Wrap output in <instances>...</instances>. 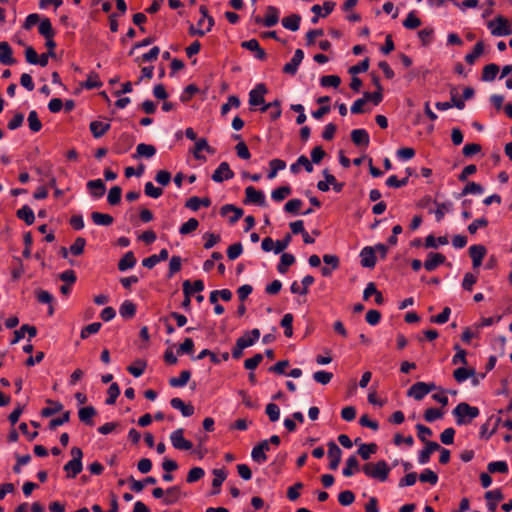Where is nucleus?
I'll use <instances>...</instances> for the list:
<instances>
[{
  "instance_id": "obj_36",
  "label": "nucleus",
  "mask_w": 512,
  "mask_h": 512,
  "mask_svg": "<svg viewBox=\"0 0 512 512\" xmlns=\"http://www.w3.org/2000/svg\"><path fill=\"white\" fill-rule=\"evenodd\" d=\"M296 258L293 254L283 253L280 257V261L277 265V270L280 274H285L288 271V267L293 265Z\"/></svg>"
},
{
  "instance_id": "obj_44",
  "label": "nucleus",
  "mask_w": 512,
  "mask_h": 512,
  "mask_svg": "<svg viewBox=\"0 0 512 512\" xmlns=\"http://www.w3.org/2000/svg\"><path fill=\"white\" fill-rule=\"evenodd\" d=\"M280 106H281L280 100L276 99L273 102L264 104L260 108V111L264 113V112L268 111L270 108H273V110L270 112V117L272 120H277L281 116V113H282Z\"/></svg>"
},
{
  "instance_id": "obj_39",
  "label": "nucleus",
  "mask_w": 512,
  "mask_h": 512,
  "mask_svg": "<svg viewBox=\"0 0 512 512\" xmlns=\"http://www.w3.org/2000/svg\"><path fill=\"white\" fill-rule=\"evenodd\" d=\"M119 314L124 319H131L136 314V305L131 300H125L119 307Z\"/></svg>"
},
{
  "instance_id": "obj_3",
  "label": "nucleus",
  "mask_w": 512,
  "mask_h": 512,
  "mask_svg": "<svg viewBox=\"0 0 512 512\" xmlns=\"http://www.w3.org/2000/svg\"><path fill=\"white\" fill-rule=\"evenodd\" d=\"M488 29H490L491 34L496 37L509 36L512 34V29L509 25L508 20L498 15L494 20H491L487 23Z\"/></svg>"
},
{
  "instance_id": "obj_13",
  "label": "nucleus",
  "mask_w": 512,
  "mask_h": 512,
  "mask_svg": "<svg viewBox=\"0 0 512 512\" xmlns=\"http://www.w3.org/2000/svg\"><path fill=\"white\" fill-rule=\"evenodd\" d=\"M336 6L335 2L332 1H326L324 2V13H321V6L318 4H315L311 7V12L315 15L311 18V22L313 24L318 23L320 17H327L332 11L334 10Z\"/></svg>"
},
{
  "instance_id": "obj_64",
  "label": "nucleus",
  "mask_w": 512,
  "mask_h": 512,
  "mask_svg": "<svg viewBox=\"0 0 512 512\" xmlns=\"http://www.w3.org/2000/svg\"><path fill=\"white\" fill-rule=\"evenodd\" d=\"M341 83V79L337 75H326L320 78V84L323 87L338 88Z\"/></svg>"
},
{
  "instance_id": "obj_42",
  "label": "nucleus",
  "mask_w": 512,
  "mask_h": 512,
  "mask_svg": "<svg viewBox=\"0 0 512 512\" xmlns=\"http://www.w3.org/2000/svg\"><path fill=\"white\" fill-rule=\"evenodd\" d=\"M39 33L46 39V41L53 40L54 29L51 21L48 18H44L38 27Z\"/></svg>"
},
{
  "instance_id": "obj_27",
  "label": "nucleus",
  "mask_w": 512,
  "mask_h": 512,
  "mask_svg": "<svg viewBox=\"0 0 512 512\" xmlns=\"http://www.w3.org/2000/svg\"><path fill=\"white\" fill-rule=\"evenodd\" d=\"M87 188L93 197L101 198L106 190L105 183L101 179L90 180L87 182Z\"/></svg>"
},
{
  "instance_id": "obj_48",
  "label": "nucleus",
  "mask_w": 512,
  "mask_h": 512,
  "mask_svg": "<svg viewBox=\"0 0 512 512\" xmlns=\"http://www.w3.org/2000/svg\"><path fill=\"white\" fill-rule=\"evenodd\" d=\"M47 403L51 406L42 409V411H41L42 417H51L63 410V404L60 403L59 401H54V400L48 399Z\"/></svg>"
},
{
  "instance_id": "obj_49",
  "label": "nucleus",
  "mask_w": 512,
  "mask_h": 512,
  "mask_svg": "<svg viewBox=\"0 0 512 512\" xmlns=\"http://www.w3.org/2000/svg\"><path fill=\"white\" fill-rule=\"evenodd\" d=\"M202 150L207 151L208 153H214V149L209 146L207 140L205 138L198 139L195 143V148L193 151V155L196 159H205L202 155H200V152Z\"/></svg>"
},
{
  "instance_id": "obj_43",
  "label": "nucleus",
  "mask_w": 512,
  "mask_h": 512,
  "mask_svg": "<svg viewBox=\"0 0 512 512\" xmlns=\"http://www.w3.org/2000/svg\"><path fill=\"white\" fill-rule=\"evenodd\" d=\"M475 373L476 371L474 368L467 369L464 367H459L454 370L453 377L458 383H463L468 378L475 376Z\"/></svg>"
},
{
  "instance_id": "obj_63",
  "label": "nucleus",
  "mask_w": 512,
  "mask_h": 512,
  "mask_svg": "<svg viewBox=\"0 0 512 512\" xmlns=\"http://www.w3.org/2000/svg\"><path fill=\"white\" fill-rule=\"evenodd\" d=\"M160 53V48L158 46L152 47L147 53H144L142 56L137 57L135 59L136 62H152L158 58Z\"/></svg>"
},
{
  "instance_id": "obj_7",
  "label": "nucleus",
  "mask_w": 512,
  "mask_h": 512,
  "mask_svg": "<svg viewBox=\"0 0 512 512\" xmlns=\"http://www.w3.org/2000/svg\"><path fill=\"white\" fill-rule=\"evenodd\" d=\"M268 92L267 87L263 83H259L249 92V105L256 107L265 104L264 95Z\"/></svg>"
},
{
  "instance_id": "obj_9",
  "label": "nucleus",
  "mask_w": 512,
  "mask_h": 512,
  "mask_svg": "<svg viewBox=\"0 0 512 512\" xmlns=\"http://www.w3.org/2000/svg\"><path fill=\"white\" fill-rule=\"evenodd\" d=\"M328 446V457L330 459L329 469L336 470L341 462L342 450L334 441H329Z\"/></svg>"
},
{
  "instance_id": "obj_59",
  "label": "nucleus",
  "mask_w": 512,
  "mask_h": 512,
  "mask_svg": "<svg viewBox=\"0 0 512 512\" xmlns=\"http://www.w3.org/2000/svg\"><path fill=\"white\" fill-rule=\"evenodd\" d=\"M448 244V238L446 236H440L435 238L434 235L430 234L425 238V247L426 248H438V245H446Z\"/></svg>"
},
{
  "instance_id": "obj_50",
  "label": "nucleus",
  "mask_w": 512,
  "mask_h": 512,
  "mask_svg": "<svg viewBox=\"0 0 512 512\" xmlns=\"http://www.w3.org/2000/svg\"><path fill=\"white\" fill-rule=\"evenodd\" d=\"M498 72H499V66L497 64L490 63V64L484 66L481 79H482V81H485V82H491L495 79Z\"/></svg>"
},
{
  "instance_id": "obj_5",
  "label": "nucleus",
  "mask_w": 512,
  "mask_h": 512,
  "mask_svg": "<svg viewBox=\"0 0 512 512\" xmlns=\"http://www.w3.org/2000/svg\"><path fill=\"white\" fill-rule=\"evenodd\" d=\"M245 195V204H255L261 207L266 206L265 194L262 191L257 190L255 187L248 186L245 189Z\"/></svg>"
},
{
  "instance_id": "obj_17",
  "label": "nucleus",
  "mask_w": 512,
  "mask_h": 512,
  "mask_svg": "<svg viewBox=\"0 0 512 512\" xmlns=\"http://www.w3.org/2000/svg\"><path fill=\"white\" fill-rule=\"evenodd\" d=\"M446 257L440 253L430 252L424 262V267L427 271H434L438 266L444 264Z\"/></svg>"
},
{
  "instance_id": "obj_30",
  "label": "nucleus",
  "mask_w": 512,
  "mask_h": 512,
  "mask_svg": "<svg viewBox=\"0 0 512 512\" xmlns=\"http://www.w3.org/2000/svg\"><path fill=\"white\" fill-rule=\"evenodd\" d=\"M267 13L264 17V26L273 27L279 22L280 11L275 6H268Z\"/></svg>"
},
{
  "instance_id": "obj_57",
  "label": "nucleus",
  "mask_w": 512,
  "mask_h": 512,
  "mask_svg": "<svg viewBox=\"0 0 512 512\" xmlns=\"http://www.w3.org/2000/svg\"><path fill=\"white\" fill-rule=\"evenodd\" d=\"M419 480L434 486L438 482V475L433 470L426 468L420 473Z\"/></svg>"
},
{
  "instance_id": "obj_25",
  "label": "nucleus",
  "mask_w": 512,
  "mask_h": 512,
  "mask_svg": "<svg viewBox=\"0 0 512 512\" xmlns=\"http://www.w3.org/2000/svg\"><path fill=\"white\" fill-rule=\"evenodd\" d=\"M300 167H304L306 172L312 173L314 168L310 160L305 156L301 155L298 157L297 161L290 166V171L293 174H298L300 172Z\"/></svg>"
},
{
  "instance_id": "obj_41",
  "label": "nucleus",
  "mask_w": 512,
  "mask_h": 512,
  "mask_svg": "<svg viewBox=\"0 0 512 512\" xmlns=\"http://www.w3.org/2000/svg\"><path fill=\"white\" fill-rule=\"evenodd\" d=\"M359 470V461L355 455L350 456L346 460V466L342 470L345 477L353 476Z\"/></svg>"
},
{
  "instance_id": "obj_6",
  "label": "nucleus",
  "mask_w": 512,
  "mask_h": 512,
  "mask_svg": "<svg viewBox=\"0 0 512 512\" xmlns=\"http://www.w3.org/2000/svg\"><path fill=\"white\" fill-rule=\"evenodd\" d=\"M271 450V445L268 441L262 440L255 445L251 451V458L257 464H263L267 460L266 452Z\"/></svg>"
},
{
  "instance_id": "obj_33",
  "label": "nucleus",
  "mask_w": 512,
  "mask_h": 512,
  "mask_svg": "<svg viewBox=\"0 0 512 512\" xmlns=\"http://www.w3.org/2000/svg\"><path fill=\"white\" fill-rule=\"evenodd\" d=\"M110 127V123H103L101 121H92L89 125L90 131L95 138H101Z\"/></svg>"
},
{
  "instance_id": "obj_21",
  "label": "nucleus",
  "mask_w": 512,
  "mask_h": 512,
  "mask_svg": "<svg viewBox=\"0 0 512 512\" xmlns=\"http://www.w3.org/2000/svg\"><path fill=\"white\" fill-rule=\"evenodd\" d=\"M428 394L425 382H416L407 391V396L413 397L415 400L420 401Z\"/></svg>"
},
{
  "instance_id": "obj_55",
  "label": "nucleus",
  "mask_w": 512,
  "mask_h": 512,
  "mask_svg": "<svg viewBox=\"0 0 512 512\" xmlns=\"http://www.w3.org/2000/svg\"><path fill=\"white\" fill-rule=\"evenodd\" d=\"M434 203L437 205V209L434 211L435 218L437 222H440L444 218L445 213L451 211L453 204L449 201L442 203L434 201Z\"/></svg>"
},
{
  "instance_id": "obj_37",
  "label": "nucleus",
  "mask_w": 512,
  "mask_h": 512,
  "mask_svg": "<svg viewBox=\"0 0 512 512\" xmlns=\"http://www.w3.org/2000/svg\"><path fill=\"white\" fill-rule=\"evenodd\" d=\"M156 154V148L153 145L140 143L136 147L134 158H151Z\"/></svg>"
},
{
  "instance_id": "obj_15",
  "label": "nucleus",
  "mask_w": 512,
  "mask_h": 512,
  "mask_svg": "<svg viewBox=\"0 0 512 512\" xmlns=\"http://www.w3.org/2000/svg\"><path fill=\"white\" fill-rule=\"evenodd\" d=\"M314 281L315 279L313 276L306 275L301 281V283H303V287H301L297 281H293L290 286V291L292 294L307 295L309 292L308 288L314 283Z\"/></svg>"
},
{
  "instance_id": "obj_47",
  "label": "nucleus",
  "mask_w": 512,
  "mask_h": 512,
  "mask_svg": "<svg viewBox=\"0 0 512 512\" xmlns=\"http://www.w3.org/2000/svg\"><path fill=\"white\" fill-rule=\"evenodd\" d=\"M484 48H485L484 42L478 41L475 44L473 51L471 53H468L465 56V61L468 64L473 65L476 62L477 58H479L483 54Z\"/></svg>"
},
{
  "instance_id": "obj_22",
  "label": "nucleus",
  "mask_w": 512,
  "mask_h": 512,
  "mask_svg": "<svg viewBox=\"0 0 512 512\" xmlns=\"http://www.w3.org/2000/svg\"><path fill=\"white\" fill-rule=\"evenodd\" d=\"M97 415V410L93 406L82 407L78 410L79 420L88 426H93V417Z\"/></svg>"
},
{
  "instance_id": "obj_2",
  "label": "nucleus",
  "mask_w": 512,
  "mask_h": 512,
  "mask_svg": "<svg viewBox=\"0 0 512 512\" xmlns=\"http://www.w3.org/2000/svg\"><path fill=\"white\" fill-rule=\"evenodd\" d=\"M390 470L391 468L384 460H380L376 463L369 462L362 467V471L367 477L376 479L380 482H385L388 479Z\"/></svg>"
},
{
  "instance_id": "obj_31",
  "label": "nucleus",
  "mask_w": 512,
  "mask_h": 512,
  "mask_svg": "<svg viewBox=\"0 0 512 512\" xmlns=\"http://www.w3.org/2000/svg\"><path fill=\"white\" fill-rule=\"evenodd\" d=\"M136 258L132 251H128L118 262V269L122 272L132 269L136 265Z\"/></svg>"
},
{
  "instance_id": "obj_23",
  "label": "nucleus",
  "mask_w": 512,
  "mask_h": 512,
  "mask_svg": "<svg viewBox=\"0 0 512 512\" xmlns=\"http://www.w3.org/2000/svg\"><path fill=\"white\" fill-rule=\"evenodd\" d=\"M24 53L25 59L29 64L46 67V57L39 56L32 46H27Z\"/></svg>"
},
{
  "instance_id": "obj_34",
  "label": "nucleus",
  "mask_w": 512,
  "mask_h": 512,
  "mask_svg": "<svg viewBox=\"0 0 512 512\" xmlns=\"http://www.w3.org/2000/svg\"><path fill=\"white\" fill-rule=\"evenodd\" d=\"M260 338V330L257 328L252 329L251 331L246 332L243 336L239 337L237 340L241 343L245 344V348L253 346L258 339Z\"/></svg>"
},
{
  "instance_id": "obj_62",
  "label": "nucleus",
  "mask_w": 512,
  "mask_h": 512,
  "mask_svg": "<svg viewBox=\"0 0 512 512\" xmlns=\"http://www.w3.org/2000/svg\"><path fill=\"white\" fill-rule=\"evenodd\" d=\"M108 397L105 400L107 405H114L120 395V387L117 383H112L107 390Z\"/></svg>"
},
{
  "instance_id": "obj_45",
  "label": "nucleus",
  "mask_w": 512,
  "mask_h": 512,
  "mask_svg": "<svg viewBox=\"0 0 512 512\" xmlns=\"http://www.w3.org/2000/svg\"><path fill=\"white\" fill-rule=\"evenodd\" d=\"M83 469L82 462L70 460L64 465V470L67 472L68 478H75Z\"/></svg>"
},
{
  "instance_id": "obj_46",
  "label": "nucleus",
  "mask_w": 512,
  "mask_h": 512,
  "mask_svg": "<svg viewBox=\"0 0 512 512\" xmlns=\"http://www.w3.org/2000/svg\"><path fill=\"white\" fill-rule=\"evenodd\" d=\"M91 219L98 226H110L114 222V218L111 215L100 212H92Z\"/></svg>"
},
{
  "instance_id": "obj_51",
  "label": "nucleus",
  "mask_w": 512,
  "mask_h": 512,
  "mask_svg": "<svg viewBox=\"0 0 512 512\" xmlns=\"http://www.w3.org/2000/svg\"><path fill=\"white\" fill-rule=\"evenodd\" d=\"M270 171L268 172L267 178L274 179L277 176L278 171L286 168V162L281 159H272L269 163Z\"/></svg>"
},
{
  "instance_id": "obj_1",
  "label": "nucleus",
  "mask_w": 512,
  "mask_h": 512,
  "mask_svg": "<svg viewBox=\"0 0 512 512\" xmlns=\"http://www.w3.org/2000/svg\"><path fill=\"white\" fill-rule=\"evenodd\" d=\"M479 414L480 410L478 407L471 406L466 402L459 403L452 410V415L455 418L456 424L459 426L470 424L473 419L479 416Z\"/></svg>"
},
{
  "instance_id": "obj_32",
  "label": "nucleus",
  "mask_w": 512,
  "mask_h": 512,
  "mask_svg": "<svg viewBox=\"0 0 512 512\" xmlns=\"http://www.w3.org/2000/svg\"><path fill=\"white\" fill-rule=\"evenodd\" d=\"M166 497L163 499L165 505H172L176 503L181 497V488L179 485H174L166 489Z\"/></svg>"
},
{
  "instance_id": "obj_14",
  "label": "nucleus",
  "mask_w": 512,
  "mask_h": 512,
  "mask_svg": "<svg viewBox=\"0 0 512 512\" xmlns=\"http://www.w3.org/2000/svg\"><path fill=\"white\" fill-rule=\"evenodd\" d=\"M439 449H441V446L437 442H426L424 449L418 453V463L420 465L427 464L430 461L431 454Z\"/></svg>"
},
{
  "instance_id": "obj_26",
  "label": "nucleus",
  "mask_w": 512,
  "mask_h": 512,
  "mask_svg": "<svg viewBox=\"0 0 512 512\" xmlns=\"http://www.w3.org/2000/svg\"><path fill=\"white\" fill-rule=\"evenodd\" d=\"M214 478L212 480L213 490L211 495H217L221 491V485L225 481L227 477V473L224 469H214L213 470Z\"/></svg>"
},
{
  "instance_id": "obj_56",
  "label": "nucleus",
  "mask_w": 512,
  "mask_h": 512,
  "mask_svg": "<svg viewBox=\"0 0 512 512\" xmlns=\"http://www.w3.org/2000/svg\"><path fill=\"white\" fill-rule=\"evenodd\" d=\"M146 366H147L146 361L137 359L133 365H130L127 367V370L134 377L138 378L143 375Z\"/></svg>"
},
{
  "instance_id": "obj_11",
  "label": "nucleus",
  "mask_w": 512,
  "mask_h": 512,
  "mask_svg": "<svg viewBox=\"0 0 512 512\" xmlns=\"http://www.w3.org/2000/svg\"><path fill=\"white\" fill-rule=\"evenodd\" d=\"M304 59V52L302 49H296L290 62L286 63L283 67V72L289 75H295L298 68Z\"/></svg>"
},
{
  "instance_id": "obj_12",
  "label": "nucleus",
  "mask_w": 512,
  "mask_h": 512,
  "mask_svg": "<svg viewBox=\"0 0 512 512\" xmlns=\"http://www.w3.org/2000/svg\"><path fill=\"white\" fill-rule=\"evenodd\" d=\"M486 248L481 244H475L469 247V255L472 259L473 268H479L482 264V260L486 255Z\"/></svg>"
},
{
  "instance_id": "obj_54",
  "label": "nucleus",
  "mask_w": 512,
  "mask_h": 512,
  "mask_svg": "<svg viewBox=\"0 0 512 512\" xmlns=\"http://www.w3.org/2000/svg\"><path fill=\"white\" fill-rule=\"evenodd\" d=\"M191 372L189 370H183L178 378H171L169 384L172 387H184L190 380Z\"/></svg>"
},
{
  "instance_id": "obj_8",
  "label": "nucleus",
  "mask_w": 512,
  "mask_h": 512,
  "mask_svg": "<svg viewBox=\"0 0 512 512\" xmlns=\"http://www.w3.org/2000/svg\"><path fill=\"white\" fill-rule=\"evenodd\" d=\"M234 172L230 169L227 162H221L217 169L213 172L211 179L216 183H221L224 180H230L234 177Z\"/></svg>"
},
{
  "instance_id": "obj_18",
  "label": "nucleus",
  "mask_w": 512,
  "mask_h": 512,
  "mask_svg": "<svg viewBox=\"0 0 512 512\" xmlns=\"http://www.w3.org/2000/svg\"><path fill=\"white\" fill-rule=\"evenodd\" d=\"M351 140L356 146L367 148L370 143V136L365 129H354L351 132Z\"/></svg>"
},
{
  "instance_id": "obj_38",
  "label": "nucleus",
  "mask_w": 512,
  "mask_h": 512,
  "mask_svg": "<svg viewBox=\"0 0 512 512\" xmlns=\"http://www.w3.org/2000/svg\"><path fill=\"white\" fill-rule=\"evenodd\" d=\"M301 16L299 14H292L290 16L284 17L281 21L284 28L290 31H297L300 27Z\"/></svg>"
},
{
  "instance_id": "obj_24",
  "label": "nucleus",
  "mask_w": 512,
  "mask_h": 512,
  "mask_svg": "<svg viewBox=\"0 0 512 512\" xmlns=\"http://www.w3.org/2000/svg\"><path fill=\"white\" fill-rule=\"evenodd\" d=\"M25 333H28L29 340L37 335V329L34 326L29 324H23L20 329L14 331V338L11 341V344L18 343L22 338H24Z\"/></svg>"
},
{
  "instance_id": "obj_52",
  "label": "nucleus",
  "mask_w": 512,
  "mask_h": 512,
  "mask_svg": "<svg viewBox=\"0 0 512 512\" xmlns=\"http://www.w3.org/2000/svg\"><path fill=\"white\" fill-rule=\"evenodd\" d=\"M292 193V189L289 185H284L279 188L274 189L271 192V198L275 202H281L284 200L287 196H289Z\"/></svg>"
},
{
  "instance_id": "obj_28",
  "label": "nucleus",
  "mask_w": 512,
  "mask_h": 512,
  "mask_svg": "<svg viewBox=\"0 0 512 512\" xmlns=\"http://www.w3.org/2000/svg\"><path fill=\"white\" fill-rule=\"evenodd\" d=\"M170 404L174 409L179 410L184 417H190L194 414V407L192 405H186L184 401L178 397L172 398Z\"/></svg>"
},
{
  "instance_id": "obj_16",
  "label": "nucleus",
  "mask_w": 512,
  "mask_h": 512,
  "mask_svg": "<svg viewBox=\"0 0 512 512\" xmlns=\"http://www.w3.org/2000/svg\"><path fill=\"white\" fill-rule=\"evenodd\" d=\"M241 47L244 48V49H247L251 52H255V57L258 59V60H265L266 57H267V54L265 52L264 49H262L260 47V44L258 42L257 39H250V40H247V41H243L241 43Z\"/></svg>"
},
{
  "instance_id": "obj_20",
  "label": "nucleus",
  "mask_w": 512,
  "mask_h": 512,
  "mask_svg": "<svg viewBox=\"0 0 512 512\" xmlns=\"http://www.w3.org/2000/svg\"><path fill=\"white\" fill-rule=\"evenodd\" d=\"M13 51L10 45L3 41L0 42V62L3 65L11 66L16 63V60L12 56Z\"/></svg>"
},
{
  "instance_id": "obj_4",
  "label": "nucleus",
  "mask_w": 512,
  "mask_h": 512,
  "mask_svg": "<svg viewBox=\"0 0 512 512\" xmlns=\"http://www.w3.org/2000/svg\"><path fill=\"white\" fill-rule=\"evenodd\" d=\"M184 430L182 428H178L170 434V441L172 446L177 450H191L193 448V444L191 441L187 440L183 436Z\"/></svg>"
},
{
  "instance_id": "obj_40",
  "label": "nucleus",
  "mask_w": 512,
  "mask_h": 512,
  "mask_svg": "<svg viewBox=\"0 0 512 512\" xmlns=\"http://www.w3.org/2000/svg\"><path fill=\"white\" fill-rule=\"evenodd\" d=\"M16 216L23 220L27 225H32L35 221V214L28 205H24L18 209Z\"/></svg>"
},
{
  "instance_id": "obj_61",
  "label": "nucleus",
  "mask_w": 512,
  "mask_h": 512,
  "mask_svg": "<svg viewBox=\"0 0 512 512\" xmlns=\"http://www.w3.org/2000/svg\"><path fill=\"white\" fill-rule=\"evenodd\" d=\"M121 195H122V189L120 186H113L110 188L108 196H107V202L112 205H118L121 202Z\"/></svg>"
},
{
  "instance_id": "obj_10",
  "label": "nucleus",
  "mask_w": 512,
  "mask_h": 512,
  "mask_svg": "<svg viewBox=\"0 0 512 512\" xmlns=\"http://www.w3.org/2000/svg\"><path fill=\"white\" fill-rule=\"evenodd\" d=\"M360 263L365 268H374L377 262L375 255V248L372 246H365L360 251Z\"/></svg>"
},
{
  "instance_id": "obj_58",
  "label": "nucleus",
  "mask_w": 512,
  "mask_h": 512,
  "mask_svg": "<svg viewBox=\"0 0 512 512\" xmlns=\"http://www.w3.org/2000/svg\"><path fill=\"white\" fill-rule=\"evenodd\" d=\"M27 121L32 132L36 133L42 129V123L38 117V113L35 110L29 112Z\"/></svg>"
},
{
  "instance_id": "obj_35",
  "label": "nucleus",
  "mask_w": 512,
  "mask_h": 512,
  "mask_svg": "<svg viewBox=\"0 0 512 512\" xmlns=\"http://www.w3.org/2000/svg\"><path fill=\"white\" fill-rule=\"evenodd\" d=\"M378 446L375 443H362L360 444L357 454L363 460H369L372 454L377 452Z\"/></svg>"
},
{
  "instance_id": "obj_53",
  "label": "nucleus",
  "mask_w": 512,
  "mask_h": 512,
  "mask_svg": "<svg viewBox=\"0 0 512 512\" xmlns=\"http://www.w3.org/2000/svg\"><path fill=\"white\" fill-rule=\"evenodd\" d=\"M484 188L482 185L476 182H468L463 190L460 192V196H466L468 194L482 195Z\"/></svg>"
},
{
  "instance_id": "obj_19",
  "label": "nucleus",
  "mask_w": 512,
  "mask_h": 512,
  "mask_svg": "<svg viewBox=\"0 0 512 512\" xmlns=\"http://www.w3.org/2000/svg\"><path fill=\"white\" fill-rule=\"evenodd\" d=\"M168 256H169L168 250L163 248L162 250H160L159 254H153V255L143 259L142 265L148 269H152L159 262L167 260Z\"/></svg>"
},
{
  "instance_id": "obj_29",
  "label": "nucleus",
  "mask_w": 512,
  "mask_h": 512,
  "mask_svg": "<svg viewBox=\"0 0 512 512\" xmlns=\"http://www.w3.org/2000/svg\"><path fill=\"white\" fill-rule=\"evenodd\" d=\"M211 205V200L208 197L199 198L197 196H193L189 198L186 203L185 207L188 209H191L192 211H198L200 206L209 207Z\"/></svg>"
},
{
  "instance_id": "obj_60",
  "label": "nucleus",
  "mask_w": 512,
  "mask_h": 512,
  "mask_svg": "<svg viewBox=\"0 0 512 512\" xmlns=\"http://www.w3.org/2000/svg\"><path fill=\"white\" fill-rule=\"evenodd\" d=\"M487 470L489 473H508L509 468L506 461H492L488 463Z\"/></svg>"
}]
</instances>
